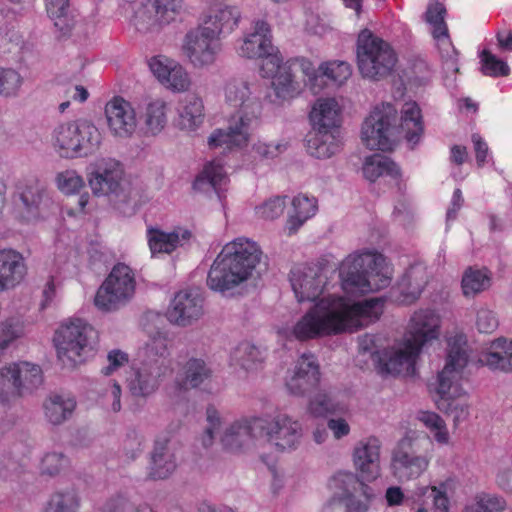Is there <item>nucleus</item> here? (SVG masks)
<instances>
[{"label": "nucleus", "instance_id": "nucleus-1", "mask_svg": "<svg viewBox=\"0 0 512 512\" xmlns=\"http://www.w3.org/2000/svg\"><path fill=\"white\" fill-rule=\"evenodd\" d=\"M290 282L298 302L316 301L292 329L297 340L357 331L376 322L383 313L384 301L380 298L353 303L335 296L319 299L325 285L319 268L293 269Z\"/></svg>", "mask_w": 512, "mask_h": 512}, {"label": "nucleus", "instance_id": "nucleus-2", "mask_svg": "<svg viewBox=\"0 0 512 512\" xmlns=\"http://www.w3.org/2000/svg\"><path fill=\"white\" fill-rule=\"evenodd\" d=\"M440 319L431 309L413 314L404 336L403 348L383 349L373 353L372 359L382 375H410L415 371L416 360L422 348L439 336Z\"/></svg>", "mask_w": 512, "mask_h": 512}, {"label": "nucleus", "instance_id": "nucleus-3", "mask_svg": "<svg viewBox=\"0 0 512 512\" xmlns=\"http://www.w3.org/2000/svg\"><path fill=\"white\" fill-rule=\"evenodd\" d=\"M261 255L257 243L248 238H237L226 244L208 272V287L224 293L238 286L251 276Z\"/></svg>", "mask_w": 512, "mask_h": 512}, {"label": "nucleus", "instance_id": "nucleus-4", "mask_svg": "<svg viewBox=\"0 0 512 512\" xmlns=\"http://www.w3.org/2000/svg\"><path fill=\"white\" fill-rule=\"evenodd\" d=\"M465 345L466 340L463 335H456L449 341L446 363L442 371L438 373L435 389L437 408L447 416H451L455 426L469 416L467 402L462 398L455 397L459 392L458 380L468 363Z\"/></svg>", "mask_w": 512, "mask_h": 512}, {"label": "nucleus", "instance_id": "nucleus-5", "mask_svg": "<svg viewBox=\"0 0 512 512\" xmlns=\"http://www.w3.org/2000/svg\"><path fill=\"white\" fill-rule=\"evenodd\" d=\"M342 288L347 293H369L390 284L386 258L376 252L355 253L347 256L340 265Z\"/></svg>", "mask_w": 512, "mask_h": 512}, {"label": "nucleus", "instance_id": "nucleus-6", "mask_svg": "<svg viewBox=\"0 0 512 512\" xmlns=\"http://www.w3.org/2000/svg\"><path fill=\"white\" fill-rule=\"evenodd\" d=\"M340 107L333 98L319 99L309 118L313 131L306 137L308 153L318 159H326L340 149Z\"/></svg>", "mask_w": 512, "mask_h": 512}, {"label": "nucleus", "instance_id": "nucleus-7", "mask_svg": "<svg viewBox=\"0 0 512 512\" xmlns=\"http://www.w3.org/2000/svg\"><path fill=\"white\" fill-rule=\"evenodd\" d=\"M123 173L120 162L101 159L93 166L88 181L94 195L108 196L119 213L131 216L137 211L139 200L130 187L122 185Z\"/></svg>", "mask_w": 512, "mask_h": 512}, {"label": "nucleus", "instance_id": "nucleus-8", "mask_svg": "<svg viewBox=\"0 0 512 512\" xmlns=\"http://www.w3.org/2000/svg\"><path fill=\"white\" fill-rule=\"evenodd\" d=\"M356 58L361 76L372 81L391 75L398 60L390 44L368 29L358 35Z\"/></svg>", "mask_w": 512, "mask_h": 512}, {"label": "nucleus", "instance_id": "nucleus-9", "mask_svg": "<svg viewBox=\"0 0 512 512\" xmlns=\"http://www.w3.org/2000/svg\"><path fill=\"white\" fill-rule=\"evenodd\" d=\"M53 141L62 157H87L99 148L101 134L93 123L77 120L58 125L53 132Z\"/></svg>", "mask_w": 512, "mask_h": 512}, {"label": "nucleus", "instance_id": "nucleus-10", "mask_svg": "<svg viewBox=\"0 0 512 512\" xmlns=\"http://www.w3.org/2000/svg\"><path fill=\"white\" fill-rule=\"evenodd\" d=\"M397 119V109L393 104L376 105L362 124V142L371 150L391 151L397 132Z\"/></svg>", "mask_w": 512, "mask_h": 512}, {"label": "nucleus", "instance_id": "nucleus-11", "mask_svg": "<svg viewBox=\"0 0 512 512\" xmlns=\"http://www.w3.org/2000/svg\"><path fill=\"white\" fill-rule=\"evenodd\" d=\"M43 383L39 365L27 361L13 363L0 369V403L33 393Z\"/></svg>", "mask_w": 512, "mask_h": 512}, {"label": "nucleus", "instance_id": "nucleus-12", "mask_svg": "<svg viewBox=\"0 0 512 512\" xmlns=\"http://www.w3.org/2000/svg\"><path fill=\"white\" fill-rule=\"evenodd\" d=\"M136 287L132 269L125 263H117L112 268L95 295V305L102 311H115L128 302Z\"/></svg>", "mask_w": 512, "mask_h": 512}, {"label": "nucleus", "instance_id": "nucleus-13", "mask_svg": "<svg viewBox=\"0 0 512 512\" xmlns=\"http://www.w3.org/2000/svg\"><path fill=\"white\" fill-rule=\"evenodd\" d=\"M252 429L280 451L296 449L303 435L299 421L286 414H278L273 419L254 417Z\"/></svg>", "mask_w": 512, "mask_h": 512}, {"label": "nucleus", "instance_id": "nucleus-14", "mask_svg": "<svg viewBox=\"0 0 512 512\" xmlns=\"http://www.w3.org/2000/svg\"><path fill=\"white\" fill-rule=\"evenodd\" d=\"M96 334L91 325L82 319H73L61 325L56 331L54 342L60 359L65 357L73 362L86 351L91 349V339Z\"/></svg>", "mask_w": 512, "mask_h": 512}, {"label": "nucleus", "instance_id": "nucleus-15", "mask_svg": "<svg viewBox=\"0 0 512 512\" xmlns=\"http://www.w3.org/2000/svg\"><path fill=\"white\" fill-rule=\"evenodd\" d=\"M220 46L219 37L208 26L200 25L185 35L183 51L195 67L201 68L215 62Z\"/></svg>", "mask_w": 512, "mask_h": 512}, {"label": "nucleus", "instance_id": "nucleus-16", "mask_svg": "<svg viewBox=\"0 0 512 512\" xmlns=\"http://www.w3.org/2000/svg\"><path fill=\"white\" fill-rule=\"evenodd\" d=\"M238 53L247 59H262V64H271V70H275L278 54L272 44L270 25L263 20L255 21L253 31L243 38Z\"/></svg>", "mask_w": 512, "mask_h": 512}, {"label": "nucleus", "instance_id": "nucleus-17", "mask_svg": "<svg viewBox=\"0 0 512 512\" xmlns=\"http://www.w3.org/2000/svg\"><path fill=\"white\" fill-rule=\"evenodd\" d=\"M44 193L45 189L37 179L19 181L12 198L16 216L25 222L39 219Z\"/></svg>", "mask_w": 512, "mask_h": 512}, {"label": "nucleus", "instance_id": "nucleus-18", "mask_svg": "<svg viewBox=\"0 0 512 512\" xmlns=\"http://www.w3.org/2000/svg\"><path fill=\"white\" fill-rule=\"evenodd\" d=\"M320 379V365L316 356L304 353L298 358L290 375L287 376L286 387L291 394L304 396L319 386Z\"/></svg>", "mask_w": 512, "mask_h": 512}, {"label": "nucleus", "instance_id": "nucleus-19", "mask_svg": "<svg viewBox=\"0 0 512 512\" xmlns=\"http://www.w3.org/2000/svg\"><path fill=\"white\" fill-rule=\"evenodd\" d=\"M411 441L401 439L393 449L391 471L399 482H406L420 477L428 468L429 460L422 455L411 453Z\"/></svg>", "mask_w": 512, "mask_h": 512}, {"label": "nucleus", "instance_id": "nucleus-20", "mask_svg": "<svg viewBox=\"0 0 512 512\" xmlns=\"http://www.w3.org/2000/svg\"><path fill=\"white\" fill-rule=\"evenodd\" d=\"M203 302L197 290H181L170 302L167 319L170 323L181 327L189 326L203 315Z\"/></svg>", "mask_w": 512, "mask_h": 512}, {"label": "nucleus", "instance_id": "nucleus-21", "mask_svg": "<svg viewBox=\"0 0 512 512\" xmlns=\"http://www.w3.org/2000/svg\"><path fill=\"white\" fill-rule=\"evenodd\" d=\"M153 16L145 9L138 10L133 18V25L140 32L151 31L155 26H163L175 20L180 13L182 0H147Z\"/></svg>", "mask_w": 512, "mask_h": 512}, {"label": "nucleus", "instance_id": "nucleus-22", "mask_svg": "<svg viewBox=\"0 0 512 512\" xmlns=\"http://www.w3.org/2000/svg\"><path fill=\"white\" fill-rule=\"evenodd\" d=\"M254 126L251 124L250 118L245 116L230 117L226 128H217L210 134L207 141L208 146L210 149L240 148L248 143Z\"/></svg>", "mask_w": 512, "mask_h": 512}, {"label": "nucleus", "instance_id": "nucleus-23", "mask_svg": "<svg viewBox=\"0 0 512 512\" xmlns=\"http://www.w3.org/2000/svg\"><path fill=\"white\" fill-rule=\"evenodd\" d=\"M226 102L238 108V111L231 117L245 116L250 118L251 124L256 125L260 115V102L256 97L252 96L249 84L246 81L232 79L225 86Z\"/></svg>", "mask_w": 512, "mask_h": 512}, {"label": "nucleus", "instance_id": "nucleus-24", "mask_svg": "<svg viewBox=\"0 0 512 512\" xmlns=\"http://www.w3.org/2000/svg\"><path fill=\"white\" fill-rule=\"evenodd\" d=\"M381 441L374 436L362 439L354 448L353 460L363 481L371 482L380 474Z\"/></svg>", "mask_w": 512, "mask_h": 512}, {"label": "nucleus", "instance_id": "nucleus-25", "mask_svg": "<svg viewBox=\"0 0 512 512\" xmlns=\"http://www.w3.org/2000/svg\"><path fill=\"white\" fill-rule=\"evenodd\" d=\"M110 131L119 137H129L136 128V115L130 102L120 96L113 97L105 106Z\"/></svg>", "mask_w": 512, "mask_h": 512}, {"label": "nucleus", "instance_id": "nucleus-26", "mask_svg": "<svg viewBox=\"0 0 512 512\" xmlns=\"http://www.w3.org/2000/svg\"><path fill=\"white\" fill-rule=\"evenodd\" d=\"M170 437L160 435L154 441L147 467V479L164 480L176 469L174 454L169 449Z\"/></svg>", "mask_w": 512, "mask_h": 512}, {"label": "nucleus", "instance_id": "nucleus-27", "mask_svg": "<svg viewBox=\"0 0 512 512\" xmlns=\"http://www.w3.org/2000/svg\"><path fill=\"white\" fill-rule=\"evenodd\" d=\"M261 71L264 77L273 78V86L276 95L279 98H292L300 91V85L296 81L297 72L288 60L285 64H281V59L277 55V67L275 71L271 70V64H262Z\"/></svg>", "mask_w": 512, "mask_h": 512}, {"label": "nucleus", "instance_id": "nucleus-28", "mask_svg": "<svg viewBox=\"0 0 512 512\" xmlns=\"http://www.w3.org/2000/svg\"><path fill=\"white\" fill-rule=\"evenodd\" d=\"M27 272L23 255L14 249L0 250V292L14 288Z\"/></svg>", "mask_w": 512, "mask_h": 512}, {"label": "nucleus", "instance_id": "nucleus-29", "mask_svg": "<svg viewBox=\"0 0 512 512\" xmlns=\"http://www.w3.org/2000/svg\"><path fill=\"white\" fill-rule=\"evenodd\" d=\"M166 373L163 364L153 365L152 361L144 362L129 381L130 392L132 395L140 397L151 395L158 389L160 379Z\"/></svg>", "mask_w": 512, "mask_h": 512}, {"label": "nucleus", "instance_id": "nucleus-30", "mask_svg": "<svg viewBox=\"0 0 512 512\" xmlns=\"http://www.w3.org/2000/svg\"><path fill=\"white\" fill-rule=\"evenodd\" d=\"M204 121V105L200 97L189 94L180 102L176 125L188 132L196 131Z\"/></svg>", "mask_w": 512, "mask_h": 512}, {"label": "nucleus", "instance_id": "nucleus-31", "mask_svg": "<svg viewBox=\"0 0 512 512\" xmlns=\"http://www.w3.org/2000/svg\"><path fill=\"white\" fill-rule=\"evenodd\" d=\"M191 237L189 230L181 232H165L160 228L150 226L147 229V241L152 255L156 253H172L182 241H187Z\"/></svg>", "mask_w": 512, "mask_h": 512}, {"label": "nucleus", "instance_id": "nucleus-32", "mask_svg": "<svg viewBox=\"0 0 512 512\" xmlns=\"http://www.w3.org/2000/svg\"><path fill=\"white\" fill-rule=\"evenodd\" d=\"M241 13L237 7L224 6L213 10L204 20L202 25L219 37L221 34L231 33L239 23Z\"/></svg>", "mask_w": 512, "mask_h": 512}, {"label": "nucleus", "instance_id": "nucleus-33", "mask_svg": "<svg viewBox=\"0 0 512 512\" xmlns=\"http://www.w3.org/2000/svg\"><path fill=\"white\" fill-rule=\"evenodd\" d=\"M491 349L481 356L480 362L491 370L512 372V341L498 338L492 342Z\"/></svg>", "mask_w": 512, "mask_h": 512}, {"label": "nucleus", "instance_id": "nucleus-34", "mask_svg": "<svg viewBox=\"0 0 512 512\" xmlns=\"http://www.w3.org/2000/svg\"><path fill=\"white\" fill-rule=\"evenodd\" d=\"M362 170L364 177L371 182L383 176L394 180L401 177L400 167L391 158L378 153L366 157Z\"/></svg>", "mask_w": 512, "mask_h": 512}, {"label": "nucleus", "instance_id": "nucleus-35", "mask_svg": "<svg viewBox=\"0 0 512 512\" xmlns=\"http://www.w3.org/2000/svg\"><path fill=\"white\" fill-rule=\"evenodd\" d=\"M254 418L244 421H236L226 428L221 436V442L225 449L229 451L240 450L251 438H260L252 428Z\"/></svg>", "mask_w": 512, "mask_h": 512}, {"label": "nucleus", "instance_id": "nucleus-36", "mask_svg": "<svg viewBox=\"0 0 512 512\" xmlns=\"http://www.w3.org/2000/svg\"><path fill=\"white\" fill-rule=\"evenodd\" d=\"M76 408L74 398L50 395L43 403L45 418L52 425H60L71 418Z\"/></svg>", "mask_w": 512, "mask_h": 512}, {"label": "nucleus", "instance_id": "nucleus-37", "mask_svg": "<svg viewBox=\"0 0 512 512\" xmlns=\"http://www.w3.org/2000/svg\"><path fill=\"white\" fill-rule=\"evenodd\" d=\"M401 128L412 148L419 143L424 131L421 109L416 102H406L402 108Z\"/></svg>", "mask_w": 512, "mask_h": 512}, {"label": "nucleus", "instance_id": "nucleus-38", "mask_svg": "<svg viewBox=\"0 0 512 512\" xmlns=\"http://www.w3.org/2000/svg\"><path fill=\"white\" fill-rule=\"evenodd\" d=\"M427 284L426 270L421 265L410 266L401 278V294L408 301L416 300Z\"/></svg>", "mask_w": 512, "mask_h": 512}, {"label": "nucleus", "instance_id": "nucleus-39", "mask_svg": "<svg viewBox=\"0 0 512 512\" xmlns=\"http://www.w3.org/2000/svg\"><path fill=\"white\" fill-rule=\"evenodd\" d=\"M48 16L58 30L66 35L75 25L69 0H44Z\"/></svg>", "mask_w": 512, "mask_h": 512}, {"label": "nucleus", "instance_id": "nucleus-40", "mask_svg": "<svg viewBox=\"0 0 512 512\" xmlns=\"http://www.w3.org/2000/svg\"><path fill=\"white\" fill-rule=\"evenodd\" d=\"M317 210L316 200L305 195L295 196L292 200V212L288 218V229L295 233Z\"/></svg>", "mask_w": 512, "mask_h": 512}, {"label": "nucleus", "instance_id": "nucleus-41", "mask_svg": "<svg viewBox=\"0 0 512 512\" xmlns=\"http://www.w3.org/2000/svg\"><path fill=\"white\" fill-rule=\"evenodd\" d=\"M184 378L177 382L179 389L197 388L211 377V369L203 359L190 358L183 366Z\"/></svg>", "mask_w": 512, "mask_h": 512}, {"label": "nucleus", "instance_id": "nucleus-42", "mask_svg": "<svg viewBox=\"0 0 512 512\" xmlns=\"http://www.w3.org/2000/svg\"><path fill=\"white\" fill-rule=\"evenodd\" d=\"M263 359V352L250 342H241L231 354V361L246 371L257 369Z\"/></svg>", "mask_w": 512, "mask_h": 512}, {"label": "nucleus", "instance_id": "nucleus-43", "mask_svg": "<svg viewBox=\"0 0 512 512\" xmlns=\"http://www.w3.org/2000/svg\"><path fill=\"white\" fill-rule=\"evenodd\" d=\"M491 286V274L487 269L469 267L463 274L461 287L466 297L475 296Z\"/></svg>", "mask_w": 512, "mask_h": 512}, {"label": "nucleus", "instance_id": "nucleus-44", "mask_svg": "<svg viewBox=\"0 0 512 512\" xmlns=\"http://www.w3.org/2000/svg\"><path fill=\"white\" fill-rule=\"evenodd\" d=\"M226 178L224 167L220 163L210 162L193 181V189L203 191L206 187L214 189L220 186Z\"/></svg>", "mask_w": 512, "mask_h": 512}, {"label": "nucleus", "instance_id": "nucleus-45", "mask_svg": "<svg viewBox=\"0 0 512 512\" xmlns=\"http://www.w3.org/2000/svg\"><path fill=\"white\" fill-rule=\"evenodd\" d=\"M46 508L52 512H78L80 498L73 489L59 491L51 496Z\"/></svg>", "mask_w": 512, "mask_h": 512}, {"label": "nucleus", "instance_id": "nucleus-46", "mask_svg": "<svg viewBox=\"0 0 512 512\" xmlns=\"http://www.w3.org/2000/svg\"><path fill=\"white\" fill-rule=\"evenodd\" d=\"M505 500L494 494L479 493L473 501L467 504L464 512H502L505 508Z\"/></svg>", "mask_w": 512, "mask_h": 512}, {"label": "nucleus", "instance_id": "nucleus-47", "mask_svg": "<svg viewBox=\"0 0 512 512\" xmlns=\"http://www.w3.org/2000/svg\"><path fill=\"white\" fill-rule=\"evenodd\" d=\"M320 78L326 77L336 85L343 84L352 74L351 66L345 61H329L320 65Z\"/></svg>", "mask_w": 512, "mask_h": 512}, {"label": "nucleus", "instance_id": "nucleus-48", "mask_svg": "<svg viewBox=\"0 0 512 512\" xmlns=\"http://www.w3.org/2000/svg\"><path fill=\"white\" fill-rule=\"evenodd\" d=\"M479 56L482 64L481 71L484 75L491 77H504L509 75L510 68L508 64L497 58L489 50L484 49Z\"/></svg>", "mask_w": 512, "mask_h": 512}, {"label": "nucleus", "instance_id": "nucleus-49", "mask_svg": "<svg viewBox=\"0 0 512 512\" xmlns=\"http://www.w3.org/2000/svg\"><path fill=\"white\" fill-rule=\"evenodd\" d=\"M419 420L431 430L435 440L438 443L446 444L449 440V433L445 421L435 412L423 411L419 415Z\"/></svg>", "mask_w": 512, "mask_h": 512}, {"label": "nucleus", "instance_id": "nucleus-50", "mask_svg": "<svg viewBox=\"0 0 512 512\" xmlns=\"http://www.w3.org/2000/svg\"><path fill=\"white\" fill-rule=\"evenodd\" d=\"M165 108V103L160 100L149 103L146 108L145 123L153 134L160 132L166 124Z\"/></svg>", "mask_w": 512, "mask_h": 512}, {"label": "nucleus", "instance_id": "nucleus-51", "mask_svg": "<svg viewBox=\"0 0 512 512\" xmlns=\"http://www.w3.org/2000/svg\"><path fill=\"white\" fill-rule=\"evenodd\" d=\"M338 409V404L324 392H319L312 398L308 405L309 413L314 417H327L334 414Z\"/></svg>", "mask_w": 512, "mask_h": 512}, {"label": "nucleus", "instance_id": "nucleus-52", "mask_svg": "<svg viewBox=\"0 0 512 512\" xmlns=\"http://www.w3.org/2000/svg\"><path fill=\"white\" fill-rule=\"evenodd\" d=\"M167 88L173 91H185L190 85V79L186 70L177 62H174L169 70V76H166L162 82Z\"/></svg>", "mask_w": 512, "mask_h": 512}, {"label": "nucleus", "instance_id": "nucleus-53", "mask_svg": "<svg viewBox=\"0 0 512 512\" xmlns=\"http://www.w3.org/2000/svg\"><path fill=\"white\" fill-rule=\"evenodd\" d=\"M148 361H152L153 365L163 364L166 371L169 369V362L167 360L168 349L166 339L164 337H154L147 344Z\"/></svg>", "mask_w": 512, "mask_h": 512}, {"label": "nucleus", "instance_id": "nucleus-54", "mask_svg": "<svg viewBox=\"0 0 512 512\" xmlns=\"http://www.w3.org/2000/svg\"><path fill=\"white\" fill-rule=\"evenodd\" d=\"M57 186L65 194H75L84 186L80 175L73 170H66L57 175Z\"/></svg>", "mask_w": 512, "mask_h": 512}, {"label": "nucleus", "instance_id": "nucleus-55", "mask_svg": "<svg viewBox=\"0 0 512 512\" xmlns=\"http://www.w3.org/2000/svg\"><path fill=\"white\" fill-rule=\"evenodd\" d=\"M21 82V76L17 71L0 67V95H15Z\"/></svg>", "mask_w": 512, "mask_h": 512}, {"label": "nucleus", "instance_id": "nucleus-56", "mask_svg": "<svg viewBox=\"0 0 512 512\" xmlns=\"http://www.w3.org/2000/svg\"><path fill=\"white\" fill-rule=\"evenodd\" d=\"M68 464V459L63 453L51 452L44 455L41 460L40 470L42 474L54 476Z\"/></svg>", "mask_w": 512, "mask_h": 512}, {"label": "nucleus", "instance_id": "nucleus-57", "mask_svg": "<svg viewBox=\"0 0 512 512\" xmlns=\"http://www.w3.org/2000/svg\"><path fill=\"white\" fill-rule=\"evenodd\" d=\"M286 198L287 196H276L269 199L261 206L257 207V214H259L260 217L268 220L278 218L284 212L286 206Z\"/></svg>", "mask_w": 512, "mask_h": 512}, {"label": "nucleus", "instance_id": "nucleus-58", "mask_svg": "<svg viewBox=\"0 0 512 512\" xmlns=\"http://www.w3.org/2000/svg\"><path fill=\"white\" fill-rule=\"evenodd\" d=\"M22 334V327L19 321L10 318L0 324V350L5 349L9 343L20 337Z\"/></svg>", "mask_w": 512, "mask_h": 512}, {"label": "nucleus", "instance_id": "nucleus-59", "mask_svg": "<svg viewBox=\"0 0 512 512\" xmlns=\"http://www.w3.org/2000/svg\"><path fill=\"white\" fill-rule=\"evenodd\" d=\"M143 436L135 429H129L123 440V451L128 459H136L142 451Z\"/></svg>", "mask_w": 512, "mask_h": 512}, {"label": "nucleus", "instance_id": "nucleus-60", "mask_svg": "<svg viewBox=\"0 0 512 512\" xmlns=\"http://www.w3.org/2000/svg\"><path fill=\"white\" fill-rule=\"evenodd\" d=\"M174 62L165 56L157 55L148 61V66L152 74L162 83L166 76H169L170 67Z\"/></svg>", "mask_w": 512, "mask_h": 512}, {"label": "nucleus", "instance_id": "nucleus-61", "mask_svg": "<svg viewBox=\"0 0 512 512\" xmlns=\"http://www.w3.org/2000/svg\"><path fill=\"white\" fill-rule=\"evenodd\" d=\"M208 426L205 429L202 437V444L204 447H209L213 443L214 434L219 429L220 417L218 411L213 406H208L206 410Z\"/></svg>", "mask_w": 512, "mask_h": 512}, {"label": "nucleus", "instance_id": "nucleus-62", "mask_svg": "<svg viewBox=\"0 0 512 512\" xmlns=\"http://www.w3.org/2000/svg\"><path fill=\"white\" fill-rule=\"evenodd\" d=\"M499 325L498 319L494 312L481 308L477 312L476 326L481 333H492L497 329Z\"/></svg>", "mask_w": 512, "mask_h": 512}, {"label": "nucleus", "instance_id": "nucleus-63", "mask_svg": "<svg viewBox=\"0 0 512 512\" xmlns=\"http://www.w3.org/2000/svg\"><path fill=\"white\" fill-rule=\"evenodd\" d=\"M286 150V145L282 143H266L258 141L253 145V151L261 158L273 159Z\"/></svg>", "mask_w": 512, "mask_h": 512}, {"label": "nucleus", "instance_id": "nucleus-64", "mask_svg": "<svg viewBox=\"0 0 512 512\" xmlns=\"http://www.w3.org/2000/svg\"><path fill=\"white\" fill-rule=\"evenodd\" d=\"M107 360L109 364L102 368V373L106 376L112 374L115 370L128 362V355L121 350L115 349L108 353Z\"/></svg>", "mask_w": 512, "mask_h": 512}]
</instances>
